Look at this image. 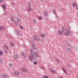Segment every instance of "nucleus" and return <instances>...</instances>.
Listing matches in <instances>:
<instances>
[{"instance_id":"15","label":"nucleus","mask_w":78,"mask_h":78,"mask_svg":"<svg viewBox=\"0 0 78 78\" xmlns=\"http://www.w3.org/2000/svg\"><path fill=\"white\" fill-rule=\"evenodd\" d=\"M40 36L41 37H45V36L43 34H40Z\"/></svg>"},{"instance_id":"22","label":"nucleus","mask_w":78,"mask_h":78,"mask_svg":"<svg viewBox=\"0 0 78 78\" xmlns=\"http://www.w3.org/2000/svg\"><path fill=\"white\" fill-rule=\"evenodd\" d=\"M58 33L60 35H62V32L61 31H58Z\"/></svg>"},{"instance_id":"2","label":"nucleus","mask_w":78,"mask_h":78,"mask_svg":"<svg viewBox=\"0 0 78 78\" xmlns=\"http://www.w3.org/2000/svg\"><path fill=\"white\" fill-rule=\"evenodd\" d=\"M28 5L29 7L27 8V11H33V9L31 7V4H30V2H28Z\"/></svg>"},{"instance_id":"41","label":"nucleus","mask_w":78,"mask_h":78,"mask_svg":"<svg viewBox=\"0 0 78 78\" xmlns=\"http://www.w3.org/2000/svg\"><path fill=\"white\" fill-rule=\"evenodd\" d=\"M20 20H18V22H20Z\"/></svg>"},{"instance_id":"17","label":"nucleus","mask_w":78,"mask_h":78,"mask_svg":"<svg viewBox=\"0 0 78 78\" xmlns=\"http://www.w3.org/2000/svg\"><path fill=\"white\" fill-rule=\"evenodd\" d=\"M21 54L23 56V57L24 58H26L27 56L26 55H24V54H23V53L22 52Z\"/></svg>"},{"instance_id":"6","label":"nucleus","mask_w":78,"mask_h":78,"mask_svg":"<svg viewBox=\"0 0 78 78\" xmlns=\"http://www.w3.org/2000/svg\"><path fill=\"white\" fill-rule=\"evenodd\" d=\"M49 71H50L51 73H56V71L53 70V69L52 68H49Z\"/></svg>"},{"instance_id":"34","label":"nucleus","mask_w":78,"mask_h":78,"mask_svg":"<svg viewBox=\"0 0 78 78\" xmlns=\"http://www.w3.org/2000/svg\"><path fill=\"white\" fill-rule=\"evenodd\" d=\"M12 4V5H15V3L14 2H12L11 3Z\"/></svg>"},{"instance_id":"18","label":"nucleus","mask_w":78,"mask_h":78,"mask_svg":"<svg viewBox=\"0 0 78 78\" xmlns=\"http://www.w3.org/2000/svg\"><path fill=\"white\" fill-rule=\"evenodd\" d=\"M5 27L2 26H0V30H4Z\"/></svg>"},{"instance_id":"24","label":"nucleus","mask_w":78,"mask_h":78,"mask_svg":"<svg viewBox=\"0 0 78 78\" xmlns=\"http://www.w3.org/2000/svg\"><path fill=\"white\" fill-rule=\"evenodd\" d=\"M38 18L40 20H41L42 19V18L41 16H38Z\"/></svg>"},{"instance_id":"7","label":"nucleus","mask_w":78,"mask_h":78,"mask_svg":"<svg viewBox=\"0 0 78 78\" xmlns=\"http://www.w3.org/2000/svg\"><path fill=\"white\" fill-rule=\"evenodd\" d=\"M13 59L14 60H17L19 56L15 54L13 55Z\"/></svg>"},{"instance_id":"27","label":"nucleus","mask_w":78,"mask_h":78,"mask_svg":"<svg viewBox=\"0 0 78 78\" xmlns=\"http://www.w3.org/2000/svg\"><path fill=\"white\" fill-rule=\"evenodd\" d=\"M55 60H56V61H57V62H59V59L56 58H55Z\"/></svg>"},{"instance_id":"32","label":"nucleus","mask_w":78,"mask_h":78,"mask_svg":"<svg viewBox=\"0 0 78 78\" xmlns=\"http://www.w3.org/2000/svg\"><path fill=\"white\" fill-rule=\"evenodd\" d=\"M33 22L34 23H36V20L34 19L33 20Z\"/></svg>"},{"instance_id":"30","label":"nucleus","mask_w":78,"mask_h":78,"mask_svg":"<svg viewBox=\"0 0 78 78\" xmlns=\"http://www.w3.org/2000/svg\"><path fill=\"white\" fill-rule=\"evenodd\" d=\"M17 33L16 34V35H18V36H19V31H17Z\"/></svg>"},{"instance_id":"16","label":"nucleus","mask_w":78,"mask_h":78,"mask_svg":"<svg viewBox=\"0 0 78 78\" xmlns=\"http://www.w3.org/2000/svg\"><path fill=\"white\" fill-rule=\"evenodd\" d=\"M4 48H6V49H7V50L9 49V48H8V47L6 45H4Z\"/></svg>"},{"instance_id":"5","label":"nucleus","mask_w":78,"mask_h":78,"mask_svg":"<svg viewBox=\"0 0 78 78\" xmlns=\"http://www.w3.org/2000/svg\"><path fill=\"white\" fill-rule=\"evenodd\" d=\"M21 70L22 72H25V73L28 72V70L25 69V68H22L21 69Z\"/></svg>"},{"instance_id":"39","label":"nucleus","mask_w":78,"mask_h":78,"mask_svg":"<svg viewBox=\"0 0 78 78\" xmlns=\"http://www.w3.org/2000/svg\"><path fill=\"white\" fill-rule=\"evenodd\" d=\"M4 51L5 52V53H7V51L6 50H4Z\"/></svg>"},{"instance_id":"44","label":"nucleus","mask_w":78,"mask_h":78,"mask_svg":"<svg viewBox=\"0 0 78 78\" xmlns=\"http://www.w3.org/2000/svg\"><path fill=\"white\" fill-rule=\"evenodd\" d=\"M17 19H18V18H17Z\"/></svg>"},{"instance_id":"20","label":"nucleus","mask_w":78,"mask_h":78,"mask_svg":"<svg viewBox=\"0 0 78 78\" xmlns=\"http://www.w3.org/2000/svg\"><path fill=\"white\" fill-rule=\"evenodd\" d=\"M62 70H63V72H64V73L65 74H67V72H66V70L64 68H62Z\"/></svg>"},{"instance_id":"38","label":"nucleus","mask_w":78,"mask_h":78,"mask_svg":"<svg viewBox=\"0 0 78 78\" xmlns=\"http://www.w3.org/2000/svg\"><path fill=\"white\" fill-rule=\"evenodd\" d=\"M40 41H42V42H44V40H42L40 39Z\"/></svg>"},{"instance_id":"13","label":"nucleus","mask_w":78,"mask_h":78,"mask_svg":"<svg viewBox=\"0 0 78 78\" xmlns=\"http://www.w3.org/2000/svg\"><path fill=\"white\" fill-rule=\"evenodd\" d=\"M32 48H34V50H37V48L35 46L34 44H32Z\"/></svg>"},{"instance_id":"3","label":"nucleus","mask_w":78,"mask_h":78,"mask_svg":"<svg viewBox=\"0 0 78 78\" xmlns=\"http://www.w3.org/2000/svg\"><path fill=\"white\" fill-rule=\"evenodd\" d=\"M71 46L70 44H68L66 45V51L67 52H69L70 51Z\"/></svg>"},{"instance_id":"19","label":"nucleus","mask_w":78,"mask_h":78,"mask_svg":"<svg viewBox=\"0 0 78 78\" xmlns=\"http://www.w3.org/2000/svg\"><path fill=\"white\" fill-rule=\"evenodd\" d=\"M3 51H0V56H3Z\"/></svg>"},{"instance_id":"40","label":"nucleus","mask_w":78,"mask_h":78,"mask_svg":"<svg viewBox=\"0 0 78 78\" xmlns=\"http://www.w3.org/2000/svg\"><path fill=\"white\" fill-rule=\"evenodd\" d=\"M20 28H21V29H22V28H23V27H21Z\"/></svg>"},{"instance_id":"26","label":"nucleus","mask_w":78,"mask_h":78,"mask_svg":"<svg viewBox=\"0 0 78 78\" xmlns=\"http://www.w3.org/2000/svg\"><path fill=\"white\" fill-rule=\"evenodd\" d=\"M67 66L68 67H71V65L70 64H67Z\"/></svg>"},{"instance_id":"28","label":"nucleus","mask_w":78,"mask_h":78,"mask_svg":"<svg viewBox=\"0 0 78 78\" xmlns=\"http://www.w3.org/2000/svg\"><path fill=\"white\" fill-rule=\"evenodd\" d=\"M43 78H48V76L45 75L43 76Z\"/></svg>"},{"instance_id":"43","label":"nucleus","mask_w":78,"mask_h":78,"mask_svg":"<svg viewBox=\"0 0 78 78\" xmlns=\"http://www.w3.org/2000/svg\"><path fill=\"white\" fill-rule=\"evenodd\" d=\"M76 9H78V7H77Z\"/></svg>"},{"instance_id":"36","label":"nucleus","mask_w":78,"mask_h":78,"mask_svg":"<svg viewBox=\"0 0 78 78\" xmlns=\"http://www.w3.org/2000/svg\"><path fill=\"white\" fill-rule=\"evenodd\" d=\"M34 64H37V62H34Z\"/></svg>"},{"instance_id":"11","label":"nucleus","mask_w":78,"mask_h":78,"mask_svg":"<svg viewBox=\"0 0 78 78\" xmlns=\"http://www.w3.org/2000/svg\"><path fill=\"white\" fill-rule=\"evenodd\" d=\"M9 45L11 47L14 46V43L10 41L9 43Z\"/></svg>"},{"instance_id":"21","label":"nucleus","mask_w":78,"mask_h":78,"mask_svg":"<svg viewBox=\"0 0 78 78\" xmlns=\"http://www.w3.org/2000/svg\"><path fill=\"white\" fill-rule=\"evenodd\" d=\"M2 7L3 9H5V8H6V6L5 5H3L2 6Z\"/></svg>"},{"instance_id":"12","label":"nucleus","mask_w":78,"mask_h":78,"mask_svg":"<svg viewBox=\"0 0 78 78\" xmlns=\"http://www.w3.org/2000/svg\"><path fill=\"white\" fill-rule=\"evenodd\" d=\"M72 5L74 7H78V5L76 3H73L72 4Z\"/></svg>"},{"instance_id":"31","label":"nucleus","mask_w":78,"mask_h":78,"mask_svg":"<svg viewBox=\"0 0 78 78\" xmlns=\"http://www.w3.org/2000/svg\"><path fill=\"white\" fill-rule=\"evenodd\" d=\"M9 66L10 67H12V65L11 63H10L9 64Z\"/></svg>"},{"instance_id":"4","label":"nucleus","mask_w":78,"mask_h":78,"mask_svg":"<svg viewBox=\"0 0 78 78\" xmlns=\"http://www.w3.org/2000/svg\"><path fill=\"white\" fill-rule=\"evenodd\" d=\"M70 33V28H69L66 30V32L65 33V34L66 36H67Z\"/></svg>"},{"instance_id":"10","label":"nucleus","mask_w":78,"mask_h":78,"mask_svg":"<svg viewBox=\"0 0 78 78\" xmlns=\"http://www.w3.org/2000/svg\"><path fill=\"white\" fill-rule=\"evenodd\" d=\"M2 76L3 78H9V77H8V75H6V74L3 75Z\"/></svg>"},{"instance_id":"42","label":"nucleus","mask_w":78,"mask_h":78,"mask_svg":"<svg viewBox=\"0 0 78 78\" xmlns=\"http://www.w3.org/2000/svg\"><path fill=\"white\" fill-rule=\"evenodd\" d=\"M31 41H30V42L31 43Z\"/></svg>"},{"instance_id":"23","label":"nucleus","mask_w":78,"mask_h":78,"mask_svg":"<svg viewBox=\"0 0 78 78\" xmlns=\"http://www.w3.org/2000/svg\"><path fill=\"white\" fill-rule=\"evenodd\" d=\"M11 21H12V22H15V20L14 19V18L12 17L11 18Z\"/></svg>"},{"instance_id":"1","label":"nucleus","mask_w":78,"mask_h":78,"mask_svg":"<svg viewBox=\"0 0 78 78\" xmlns=\"http://www.w3.org/2000/svg\"><path fill=\"white\" fill-rule=\"evenodd\" d=\"M30 56H29V59L30 61H33V59H35V57L39 58L38 53L36 52H34L33 50L30 49Z\"/></svg>"},{"instance_id":"9","label":"nucleus","mask_w":78,"mask_h":78,"mask_svg":"<svg viewBox=\"0 0 78 78\" xmlns=\"http://www.w3.org/2000/svg\"><path fill=\"white\" fill-rule=\"evenodd\" d=\"M34 39L35 41L40 40V38H37V37L36 36H34Z\"/></svg>"},{"instance_id":"29","label":"nucleus","mask_w":78,"mask_h":78,"mask_svg":"<svg viewBox=\"0 0 78 78\" xmlns=\"http://www.w3.org/2000/svg\"><path fill=\"white\" fill-rule=\"evenodd\" d=\"M52 12H53V13H54V14H56V12L54 10H52Z\"/></svg>"},{"instance_id":"33","label":"nucleus","mask_w":78,"mask_h":78,"mask_svg":"<svg viewBox=\"0 0 78 78\" xmlns=\"http://www.w3.org/2000/svg\"><path fill=\"white\" fill-rule=\"evenodd\" d=\"M62 31H64V27H62Z\"/></svg>"},{"instance_id":"35","label":"nucleus","mask_w":78,"mask_h":78,"mask_svg":"<svg viewBox=\"0 0 78 78\" xmlns=\"http://www.w3.org/2000/svg\"><path fill=\"white\" fill-rule=\"evenodd\" d=\"M2 2H3V0H0V3H2Z\"/></svg>"},{"instance_id":"14","label":"nucleus","mask_w":78,"mask_h":78,"mask_svg":"<svg viewBox=\"0 0 78 78\" xmlns=\"http://www.w3.org/2000/svg\"><path fill=\"white\" fill-rule=\"evenodd\" d=\"M43 13L46 16H47V14H48V12H47L46 11H43Z\"/></svg>"},{"instance_id":"25","label":"nucleus","mask_w":78,"mask_h":78,"mask_svg":"<svg viewBox=\"0 0 78 78\" xmlns=\"http://www.w3.org/2000/svg\"><path fill=\"white\" fill-rule=\"evenodd\" d=\"M4 62H3V61L2 60V59H0V64H3Z\"/></svg>"},{"instance_id":"8","label":"nucleus","mask_w":78,"mask_h":78,"mask_svg":"<svg viewBox=\"0 0 78 78\" xmlns=\"http://www.w3.org/2000/svg\"><path fill=\"white\" fill-rule=\"evenodd\" d=\"M14 74L16 76H19L20 75V73L17 71H16L14 72Z\"/></svg>"},{"instance_id":"37","label":"nucleus","mask_w":78,"mask_h":78,"mask_svg":"<svg viewBox=\"0 0 78 78\" xmlns=\"http://www.w3.org/2000/svg\"><path fill=\"white\" fill-rule=\"evenodd\" d=\"M41 69H42V70H44V68L41 67Z\"/></svg>"}]
</instances>
